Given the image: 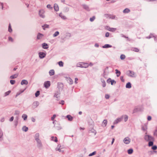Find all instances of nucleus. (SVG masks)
<instances>
[{"mask_svg": "<svg viewBox=\"0 0 157 157\" xmlns=\"http://www.w3.org/2000/svg\"><path fill=\"white\" fill-rule=\"evenodd\" d=\"M59 17H60L62 18L63 19H66V17L64 16L63 15L62 13H60L59 14Z\"/></svg>", "mask_w": 157, "mask_h": 157, "instance_id": "41", "label": "nucleus"}, {"mask_svg": "<svg viewBox=\"0 0 157 157\" xmlns=\"http://www.w3.org/2000/svg\"><path fill=\"white\" fill-rule=\"evenodd\" d=\"M144 139L147 141H154V140L153 137L149 135H145L144 136Z\"/></svg>", "mask_w": 157, "mask_h": 157, "instance_id": "2", "label": "nucleus"}, {"mask_svg": "<svg viewBox=\"0 0 157 157\" xmlns=\"http://www.w3.org/2000/svg\"><path fill=\"white\" fill-rule=\"evenodd\" d=\"M11 91L9 90L7 92H6L5 93V96H6L9 95V94L11 93Z\"/></svg>", "mask_w": 157, "mask_h": 157, "instance_id": "48", "label": "nucleus"}, {"mask_svg": "<svg viewBox=\"0 0 157 157\" xmlns=\"http://www.w3.org/2000/svg\"><path fill=\"white\" fill-rule=\"evenodd\" d=\"M56 117V115L55 114H54L53 115V116L51 117V120L52 121H53L54 120V119Z\"/></svg>", "mask_w": 157, "mask_h": 157, "instance_id": "61", "label": "nucleus"}, {"mask_svg": "<svg viewBox=\"0 0 157 157\" xmlns=\"http://www.w3.org/2000/svg\"><path fill=\"white\" fill-rule=\"evenodd\" d=\"M128 72H129V73L127 74V75L128 76L131 77H135V73L133 71H132L130 70H129Z\"/></svg>", "mask_w": 157, "mask_h": 157, "instance_id": "8", "label": "nucleus"}, {"mask_svg": "<svg viewBox=\"0 0 157 157\" xmlns=\"http://www.w3.org/2000/svg\"><path fill=\"white\" fill-rule=\"evenodd\" d=\"M96 153V151H94V152H93L90 154L89 155V156H92L93 155H95Z\"/></svg>", "mask_w": 157, "mask_h": 157, "instance_id": "45", "label": "nucleus"}, {"mask_svg": "<svg viewBox=\"0 0 157 157\" xmlns=\"http://www.w3.org/2000/svg\"><path fill=\"white\" fill-rule=\"evenodd\" d=\"M95 19V16H93L92 17H91L90 19V21L91 22H93Z\"/></svg>", "mask_w": 157, "mask_h": 157, "instance_id": "46", "label": "nucleus"}, {"mask_svg": "<svg viewBox=\"0 0 157 157\" xmlns=\"http://www.w3.org/2000/svg\"><path fill=\"white\" fill-rule=\"evenodd\" d=\"M122 116H123V118H124V121L125 122L127 121L128 119V116L126 115H123Z\"/></svg>", "mask_w": 157, "mask_h": 157, "instance_id": "36", "label": "nucleus"}, {"mask_svg": "<svg viewBox=\"0 0 157 157\" xmlns=\"http://www.w3.org/2000/svg\"><path fill=\"white\" fill-rule=\"evenodd\" d=\"M59 34V33L58 31L56 32L55 33L53 34V37H56L57 36H58Z\"/></svg>", "mask_w": 157, "mask_h": 157, "instance_id": "43", "label": "nucleus"}, {"mask_svg": "<svg viewBox=\"0 0 157 157\" xmlns=\"http://www.w3.org/2000/svg\"><path fill=\"white\" fill-rule=\"evenodd\" d=\"M106 29L108 30L113 32L116 30V28H110V27L107 26L106 27Z\"/></svg>", "mask_w": 157, "mask_h": 157, "instance_id": "12", "label": "nucleus"}, {"mask_svg": "<svg viewBox=\"0 0 157 157\" xmlns=\"http://www.w3.org/2000/svg\"><path fill=\"white\" fill-rule=\"evenodd\" d=\"M154 38V40L155 42H157V36H153Z\"/></svg>", "mask_w": 157, "mask_h": 157, "instance_id": "64", "label": "nucleus"}, {"mask_svg": "<svg viewBox=\"0 0 157 157\" xmlns=\"http://www.w3.org/2000/svg\"><path fill=\"white\" fill-rule=\"evenodd\" d=\"M42 27L43 29L45 30V28H49V25L45 24L42 26Z\"/></svg>", "mask_w": 157, "mask_h": 157, "instance_id": "35", "label": "nucleus"}, {"mask_svg": "<svg viewBox=\"0 0 157 157\" xmlns=\"http://www.w3.org/2000/svg\"><path fill=\"white\" fill-rule=\"evenodd\" d=\"M59 103L62 105H63L64 104V101L63 100H61L59 102Z\"/></svg>", "mask_w": 157, "mask_h": 157, "instance_id": "54", "label": "nucleus"}, {"mask_svg": "<svg viewBox=\"0 0 157 157\" xmlns=\"http://www.w3.org/2000/svg\"><path fill=\"white\" fill-rule=\"evenodd\" d=\"M40 134L38 133H36L35 135L34 138L35 140L37 139H39Z\"/></svg>", "mask_w": 157, "mask_h": 157, "instance_id": "32", "label": "nucleus"}, {"mask_svg": "<svg viewBox=\"0 0 157 157\" xmlns=\"http://www.w3.org/2000/svg\"><path fill=\"white\" fill-rule=\"evenodd\" d=\"M109 97H110L109 95L108 94H105V98L106 99H109Z\"/></svg>", "mask_w": 157, "mask_h": 157, "instance_id": "59", "label": "nucleus"}, {"mask_svg": "<svg viewBox=\"0 0 157 157\" xmlns=\"http://www.w3.org/2000/svg\"><path fill=\"white\" fill-rule=\"evenodd\" d=\"M107 123V120L105 119L103 120L102 122V126L103 127H105Z\"/></svg>", "mask_w": 157, "mask_h": 157, "instance_id": "25", "label": "nucleus"}, {"mask_svg": "<svg viewBox=\"0 0 157 157\" xmlns=\"http://www.w3.org/2000/svg\"><path fill=\"white\" fill-rule=\"evenodd\" d=\"M39 105V102L38 101H35L32 104V107L33 109L37 108Z\"/></svg>", "mask_w": 157, "mask_h": 157, "instance_id": "9", "label": "nucleus"}, {"mask_svg": "<svg viewBox=\"0 0 157 157\" xmlns=\"http://www.w3.org/2000/svg\"><path fill=\"white\" fill-rule=\"evenodd\" d=\"M93 122H92V123L91 124H90V128H89V132H92L94 133V135H95L96 134V131L93 128V126L94 125L93 124Z\"/></svg>", "mask_w": 157, "mask_h": 157, "instance_id": "3", "label": "nucleus"}, {"mask_svg": "<svg viewBox=\"0 0 157 157\" xmlns=\"http://www.w3.org/2000/svg\"><path fill=\"white\" fill-rule=\"evenodd\" d=\"M54 8L55 11H58L59 10V7L58 5L56 4H55L54 6Z\"/></svg>", "mask_w": 157, "mask_h": 157, "instance_id": "21", "label": "nucleus"}, {"mask_svg": "<svg viewBox=\"0 0 157 157\" xmlns=\"http://www.w3.org/2000/svg\"><path fill=\"white\" fill-rule=\"evenodd\" d=\"M82 7L87 11H89L90 10V9L88 5L85 4H83L82 5Z\"/></svg>", "mask_w": 157, "mask_h": 157, "instance_id": "11", "label": "nucleus"}, {"mask_svg": "<svg viewBox=\"0 0 157 157\" xmlns=\"http://www.w3.org/2000/svg\"><path fill=\"white\" fill-rule=\"evenodd\" d=\"M152 149L153 150H156L157 149V146L156 145H154L152 147Z\"/></svg>", "mask_w": 157, "mask_h": 157, "instance_id": "56", "label": "nucleus"}, {"mask_svg": "<svg viewBox=\"0 0 157 157\" xmlns=\"http://www.w3.org/2000/svg\"><path fill=\"white\" fill-rule=\"evenodd\" d=\"M112 46L109 44H105L104 46H102L103 48H111Z\"/></svg>", "mask_w": 157, "mask_h": 157, "instance_id": "26", "label": "nucleus"}, {"mask_svg": "<svg viewBox=\"0 0 157 157\" xmlns=\"http://www.w3.org/2000/svg\"><path fill=\"white\" fill-rule=\"evenodd\" d=\"M153 36H154L151 33L149 36H147L146 38L147 39H150L152 37H153Z\"/></svg>", "mask_w": 157, "mask_h": 157, "instance_id": "50", "label": "nucleus"}, {"mask_svg": "<svg viewBox=\"0 0 157 157\" xmlns=\"http://www.w3.org/2000/svg\"><path fill=\"white\" fill-rule=\"evenodd\" d=\"M18 74H17L12 75L10 77V78L12 79H13L16 78L18 76Z\"/></svg>", "mask_w": 157, "mask_h": 157, "instance_id": "24", "label": "nucleus"}, {"mask_svg": "<svg viewBox=\"0 0 157 157\" xmlns=\"http://www.w3.org/2000/svg\"><path fill=\"white\" fill-rule=\"evenodd\" d=\"M153 141H149L148 143V145L149 147L152 146L153 145Z\"/></svg>", "mask_w": 157, "mask_h": 157, "instance_id": "44", "label": "nucleus"}, {"mask_svg": "<svg viewBox=\"0 0 157 157\" xmlns=\"http://www.w3.org/2000/svg\"><path fill=\"white\" fill-rule=\"evenodd\" d=\"M21 85H27L28 84V81L26 80H23L21 81Z\"/></svg>", "mask_w": 157, "mask_h": 157, "instance_id": "17", "label": "nucleus"}, {"mask_svg": "<svg viewBox=\"0 0 157 157\" xmlns=\"http://www.w3.org/2000/svg\"><path fill=\"white\" fill-rule=\"evenodd\" d=\"M51 82L50 81H47L44 82V86L46 88H48L50 86Z\"/></svg>", "mask_w": 157, "mask_h": 157, "instance_id": "7", "label": "nucleus"}, {"mask_svg": "<svg viewBox=\"0 0 157 157\" xmlns=\"http://www.w3.org/2000/svg\"><path fill=\"white\" fill-rule=\"evenodd\" d=\"M57 87L59 90H62L63 88V84L61 83H58Z\"/></svg>", "mask_w": 157, "mask_h": 157, "instance_id": "13", "label": "nucleus"}, {"mask_svg": "<svg viewBox=\"0 0 157 157\" xmlns=\"http://www.w3.org/2000/svg\"><path fill=\"white\" fill-rule=\"evenodd\" d=\"M89 66V65H88V63H83V68H86L88 67Z\"/></svg>", "mask_w": 157, "mask_h": 157, "instance_id": "38", "label": "nucleus"}, {"mask_svg": "<svg viewBox=\"0 0 157 157\" xmlns=\"http://www.w3.org/2000/svg\"><path fill=\"white\" fill-rule=\"evenodd\" d=\"M8 40L9 41H11V42H13V40L12 38L10 36H9L8 37Z\"/></svg>", "mask_w": 157, "mask_h": 157, "instance_id": "52", "label": "nucleus"}, {"mask_svg": "<svg viewBox=\"0 0 157 157\" xmlns=\"http://www.w3.org/2000/svg\"><path fill=\"white\" fill-rule=\"evenodd\" d=\"M115 71H116L115 73L117 74V77H119L121 74V72L120 71H119L117 69H116L115 70Z\"/></svg>", "mask_w": 157, "mask_h": 157, "instance_id": "23", "label": "nucleus"}, {"mask_svg": "<svg viewBox=\"0 0 157 157\" xmlns=\"http://www.w3.org/2000/svg\"><path fill=\"white\" fill-rule=\"evenodd\" d=\"M42 47L44 49H47L48 48V46L47 44L44 43L42 44Z\"/></svg>", "mask_w": 157, "mask_h": 157, "instance_id": "15", "label": "nucleus"}, {"mask_svg": "<svg viewBox=\"0 0 157 157\" xmlns=\"http://www.w3.org/2000/svg\"><path fill=\"white\" fill-rule=\"evenodd\" d=\"M66 36H68L69 37H71V34L69 33H67Z\"/></svg>", "mask_w": 157, "mask_h": 157, "instance_id": "63", "label": "nucleus"}, {"mask_svg": "<svg viewBox=\"0 0 157 157\" xmlns=\"http://www.w3.org/2000/svg\"><path fill=\"white\" fill-rule=\"evenodd\" d=\"M10 82L11 84L13 85L15 82V80H11L10 81Z\"/></svg>", "mask_w": 157, "mask_h": 157, "instance_id": "51", "label": "nucleus"}, {"mask_svg": "<svg viewBox=\"0 0 157 157\" xmlns=\"http://www.w3.org/2000/svg\"><path fill=\"white\" fill-rule=\"evenodd\" d=\"M133 150L132 148L128 150V153L129 154H132L133 152Z\"/></svg>", "mask_w": 157, "mask_h": 157, "instance_id": "40", "label": "nucleus"}, {"mask_svg": "<svg viewBox=\"0 0 157 157\" xmlns=\"http://www.w3.org/2000/svg\"><path fill=\"white\" fill-rule=\"evenodd\" d=\"M49 75L50 76H52L53 75L55 74V71L54 70H50L49 72Z\"/></svg>", "mask_w": 157, "mask_h": 157, "instance_id": "31", "label": "nucleus"}, {"mask_svg": "<svg viewBox=\"0 0 157 157\" xmlns=\"http://www.w3.org/2000/svg\"><path fill=\"white\" fill-rule=\"evenodd\" d=\"M43 36V35L40 33H39L37 35V39L39 40L41 39Z\"/></svg>", "mask_w": 157, "mask_h": 157, "instance_id": "16", "label": "nucleus"}, {"mask_svg": "<svg viewBox=\"0 0 157 157\" xmlns=\"http://www.w3.org/2000/svg\"><path fill=\"white\" fill-rule=\"evenodd\" d=\"M37 147L39 149L42 148V144L41 141L37 143Z\"/></svg>", "mask_w": 157, "mask_h": 157, "instance_id": "18", "label": "nucleus"}, {"mask_svg": "<svg viewBox=\"0 0 157 157\" xmlns=\"http://www.w3.org/2000/svg\"><path fill=\"white\" fill-rule=\"evenodd\" d=\"M12 29L11 28V25L10 23L9 24L8 26V31L10 33H12Z\"/></svg>", "mask_w": 157, "mask_h": 157, "instance_id": "30", "label": "nucleus"}, {"mask_svg": "<svg viewBox=\"0 0 157 157\" xmlns=\"http://www.w3.org/2000/svg\"><path fill=\"white\" fill-rule=\"evenodd\" d=\"M58 63L60 67H62L63 66V63L61 61L59 62Z\"/></svg>", "mask_w": 157, "mask_h": 157, "instance_id": "42", "label": "nucleus"}, {"mask_svg": "<svg viewBox=\"0 0 157 157\" xmlns=\"http://www.w3.org/2000/svg\"><path fill=\"white\" fill-rule=\"evenodd\" d=\"M67 80L68 83L70 85L72 84L73 83V80L70 77L67 78Z\"/></svg>", "mask_w": 157, "mask_h": 157, "instance_id": "14", "label": "nucleus"}, {"mask_svg": "<svg viewBox=\"0 0 157 157\" xmlns=\"http://www.w3.org/2000/svg\"><path fill=\"white\" fill-rule=\"evenodd\" d=\"M109 33L108 32H106L105 34V36L106 37H109Z\"/></svg>", "mask_w": 157, "mask_h": 157, "instance_id": "57", "label": "nucleus"}, {"mask_svg": "<svg viewBox=\"0 0 157 157\" xmlns=\"http://www.w3.org/2000/svg\"><path fill=\"white\" fill-rule=\"evenodd\" d=\"M39 57L40 59H43L44 58L46 55V54L44 52H40L38 53Z\"/></svg>", "mask_w": 157, "mask_h": 157, "instance_id": "10", "label": "nucleus"}, {"mask_svg": "<svg viewBox=\"0 0 157 157\" xmlns=\"http://www.w3.org/2000/svg\"><path fill=\"white\" fill-rule=\"evenodd\" d=\"M130 12V10L128 8H126L123 11V13H128Z\"/></svg>", "mask_w": 157, "mask_h": 157, "instance_id": "33", "label": "nucleus"}, {"mask_svg": "<svg viewBox=\"0 0 157 157\" xmlns=\"http://www.w3.org/2000/svg\"><path fill=\"white\" fill-rule=\"evenodd\" d=\"M123 118V116H121L120 117L117 118L113 122V124H117L119 122L121 121Z\"/></svg>", "mask_w": 157, "mask_h": 157, "instance_id": "4", "label": "nucleus"}, {"mask_svg": "<svg viewBox=\"0 0 157 157\" xmlns=\"http://www.w3.org/2000/svg\"><path fill=\"white\" fill-rule=\"evenodd\" d=\"M101 82L102 83V86L103 87H105L106 86V83L105 80L102 78L101 79Z\"/></svg>", "mask_w": 157, "mask_h": 157, "instance_id": "22", "label": "nucleus"}, {"mask_svg": "<svg viewBox=\"0 0 157 157\" xmlns=\"http://www.w3.org/2000/svg\"><path fill=\"white\" fill-rule=\"evenodd\" d=\"M120 79L121 81L123 82H124V80L123 78V76H121L120 77Z\"/></svg>", "mask_w": 157, "mask_h": 157, "instance_id": "58", "label": "nucleus"}, {"mask_svg": "<svg viewBox=\"0 0 157 157\" xmlns=\"http://www.w3.org/2000/svg\"><path fill=\"white\" fill-rule=\"evenodd\" d=\"M66 117L67 118L68 120L70 121H71L73 119V117L70 115H67L66 116Z\"/></svg>", "mask_w": 157, "mask_h": 157, "instance_id": "27", "label": "nucleus"}, {"mask_svg": "<svg viewBox=\"0 0 157 157\" xmlns=\"http://www.w3.org/2000/svg\"><path fill=\"white\" fill-rule=\"evenodd\" d=\"M20 112L19 111L16 110L14 113V115H19L20 114Z\"/></svg>", "mask_w": 157, "mask_h": 157, "instance_id": "53", "label": "nucleus"}, {"mask_svg": "<svg viewBox=\"0 0 157 157\" xmlns=\"http://www.w3.org/2000/svg\"><path fill=\"white\" fill-rule=\"evenodd\" d=\"M2 8V10L3 9V3L0 2V8Z\"/></svg>", "mask_w": 157, "mask_h": 157, "instance_id": "60", "label": "nucleus"}, {"mask_svg": "<svg viewBox=\"0 0 157 157\" xmlns=\"http://www.w3.org/2000/svg\"><path fill=\"white\" fill-rule=\"evenodd\" d=\"M60 94L59 92V91L56 92V93L54 94V97H56L58 99L59 98V94Z\"/></svg>", "mask_w": 157, "mask_h": 157, "instance_id": "19", "label": "nucleus"}, {"mask_svg": "<svg viewBox=\"0 0 157 157\" xmlns=\"http://www.w3.org/2000/svg\"><path fill=\"white\" fill-rule=\"evenodd\" d=\"M47 7L48 8L51 9L52 8V7L51 6L50 4H48L47 6Z\"/></svg>", "mask_w": 157, "mask_h": 157, "instance_id": "62", "label": "nucleus"}, {"mask_svg": "<svg viewBox=\"0 0 157 157\" xmlns=\"http://www.w3.org/2000/svg\"><path fill=\"white\" fill-rule=\"evenodd\" d=\"M131 141V139L128 137L125 138L123 140L124 143L125 144H128Z\"/></svg>", "mask_w": 157, "mask_h": 157, "instance_id": "5", "label": "nucleus"}, {"mask_svg": "<svg viewBox=\"0 0 157 157\" xmlns=\"http://www.w3.org/2000/svg\"><path fill=\"white\" fill-rule=\"evenodd\" d=\"M132 87L131 84L130 82H128L126 85V87L127 88H130Z\"/></svg>", "mask_w": 157, "mask_h": 157, "instance_id": "28", "label": "nucleus"}, {"mask_svg": "<svg viewBox=\"0 0 157 157\" xmlns=\"http://www.w3.org/2000/svg\"><path fill=\"white\" fill-rule=\"evenodd\" d=\"M22 130L25 132H27L28 129V128L26 126H24L22 128Z\"/></svg>", "mask_w": 157, "mask_h": 157, "instance_id": "39", "label": "nucleus"}, {"mask_svg": "<svg viewBox=\"0 0 157 157\" xmlns=\"http://www.w3.org/2000/svg\"><path fill=\"white\" fill-rule=\"evenodd\" d=\"M44 13V11L43 10H40L39 11V14L40 16L42 18H44L45 17Z\"/></svg>", "mask_w": 157, "mask_h": 157, "instance_id": "6", "label": "nucleus"}, {"mask_svg": "<svg viewBox=\"0 0 157 157\" xmlns=\"http://www.w3.org/2000/svg\"><path fill=\"white\" fill-rule=\"evenodd\" d=\"M108 69L109 67H106L105 69L103 70V73L102 75V76L105 78H107V76L109 73Z\"/></svg>", "mask_w": 157, "mask_h": 157, "instance_id": "1", "label": "nucleus"}, {"mask_svg": "<svg viewBox=\"0 0 157 157\" xmlns=\"http://www.w3.org/2000/svg\"><path fill=\"white\" fill-rule=\"evenodd\" d=\"M83 62H79L77 64V67H79L82 68H83Z\"/></svg>", "mask_w": 157, "mask_h": 157, "instance_id": "29", "label": "nucleus"}, {"mask_svg": "<svg viewBox=\"0 0 157 157\" xmlns=\"http://www.w3.org/2000/svg\"><path fill=\"white\" fill-rule=\"evenodd\" d=\"M40 94V91L39 90L36 91L35 94V95L36 97H38Z\"/></svg>", "mask_w": 157, "mask_h": 157, "instance_id": "47", "label": "nucleus"}, {"mask_svg": "<svg viewBox=\"0 0 157 157\" xmlns=\"http://www.w3.org/2000/svg\"><path fill=\"white\" fill-rule=\"evenodd\" d=\"M110 82L111 85H113L114 83L115 84L116 83V82L114 80H111V81H110Z\"/></svg>", "mask_w": 157, "mask_h": 157, "instance_id": "55", "label": "nucleus"}, {"mask_svg": "<svg viewBox=\"0 0 157 157\" xmlns=\"http://www.w3.org/2000/svg\"><path fill=\"white\" fill-rule=\"evenodd\" d=\"M22 117L23 118L24 121H25L27 119V115L25 114H23L22 115Z\"/></svg>", "mask_w": 157, "mask_h": 157, "instance_id": "37", "label": "nucleus"}, {"mask_svg": "<svg viewBox=\"0 0 157 157\" xmlns=\"http://www.w3.org/2000/svg\"><path fill=\"white\" fill-rule=\"evenodd\" d=\"M125 58V56L124 55L122 54L120 56V59L121 60H123Z\"/></svg>", "mask_w": 157, "mask_h": 157, "instance_id": "49", "label": "nucleus"}, {"mask_svg": "<svg viewBox=\"0 0 157 157\" xmlns=\"http://www.w3.org/2000/svg\"><path fill=\"white\" fill-rule=\"evenodd\" d=\"M3 132L1 129H0V141H2L3 140Z\"/></svg>", "mask_w": 157, "mask_h": 157, "instance_id": "20", "label": "nucleus"}, {"mask_svg": "<svg viewBox=\"0 0 157 157\" xmlns=\"http://www.w3.org/2000/svg\"><path fill=\"white\" fill-rule=\"evenodd\" d=\"M131 50L133 51H134L136 52H138L139 51V49L136 48H132Z\"/></svg>", "mask_w": 157, "mask_h": 157, "instance_id": "34", "label": "nucleus"}]
</instances>
